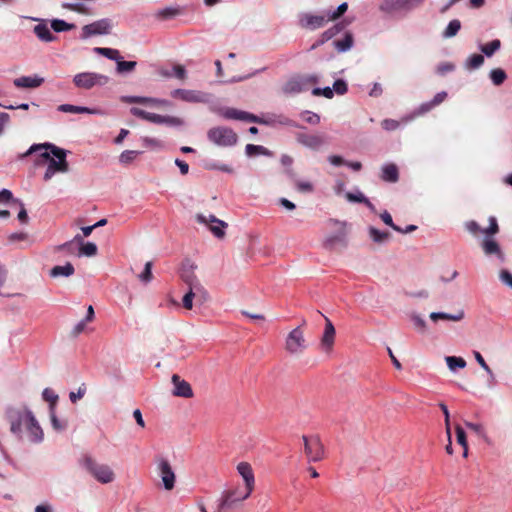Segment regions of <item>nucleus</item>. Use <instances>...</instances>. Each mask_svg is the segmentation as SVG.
<instances>
[{
	"label": "nucleus",
	"instance_id": "obj_49",
	"mask_svg": "<svg viewBox=\"0 0 512 512\" xmlns=\"http://www.w3.org/2000/svg\"><path fill=\"white\" fill-rule=\"evenodd\" d=\"M348 9V4L346 2L341 3L336 10H327L325 11L329 21L336 20L340 18Z\"/></svg>",
	"mask_w": 512,
	"mask_h": 512
},
{
	"label": "nucleus",
	"instance_id": "obj_14",
	"mask_svg": "<svg viewBox=\"0 0 512 512\" xmlns=\"http://www.w3.org/2000/svg\"><path fill=\"white\" fill-rule=\"evenodd\" d=\"M112 28L111 20L103 18L82 27L81 39H87L97 35H107Z\"/></svg>",
	"mask_w": 512,
	"mask_h": 512
},
{
	"label": "nucleus",
	"instance_id": "obj_64",
	"mask_svg": "<svg viewBox=\"0 0 512 512\" xmlns=\"http://www.w3.org/2000/svg\"><path fill=\"white\" fill-rule=\"evenodd\" d=\"M314 96H324L325 98L331 99L334 96V91L330 87L314 88L312 90Z\"/></svg>",
	"mask_w": 512,
	"mask_h": 512
},
{
	"label": "nucleus",
	"instance_id": "obj_16",
	"mask_svg": "<svg viewBox=\"0 0 512 512\" xmlns=\"http://www.w3.org/2000/svg\"><path fill=\"white\" fill-rule=\"evenodd\" d=\"M157 469L164 488L169 491L172 490L175 486V473L169 461L165 458H159L157 460Z\"/></svg>",
	"mask_w": 512,
	"mask_h": 512
},
{
	"label": "nucleus",
	"instance_id": "obj_13",
	"mask_svg": "<svg viewBox=\"0 0 512 512\" xmlns=\"http://www.w3.org/2000/svg\"><path fill=\"white\" fill-rule=\"evenodd\" d=\"M422 2L423 0H382L379 10L392 15L399 11L410 10Z\"/></svg>",
	"mask_w": 512,
	"mask_h": 512
},
{
	"label": "nucleus",
	"instance_id": "obj_21",
	"mask_svg": "<svg viewBox=\"0 0 512 512\" xmlns=\"http://www.w3.org/2000/svg\"><path fill=\"white\" fill-rule=\"evenodd\" d=\"M171 380L174 385L173 395L183 398L193 397L192 387L187 381L181 379L177 374H173Z\"/></svg>",
	"mask_w": 512,
	"mask_h": 512
},
{
	"label": "nucleus",
	"instance_id": "obj_30",
	"mask_svg": "<svg viewBox=\"0 0 512 512\" xmlns=\"http://www.w3.org/2000/svg\"><path fill=\"white\" fill-rule=\"evenodd\" d=\"M74 272H75L74 266L70 262H67L63 266H60V265L54 266L50 270L49 274L53 278H57V277H70V276H72L74 274Z\"/></svg>",
	"mask_w": 512,
	"mask_h": 512
},
{
	"label": "nucleus",
	"instance_id": "obj_11",
	"mask_svg": "<svg viewBox=\"0 0 512 512\" xmlns=\"http://www.w3.org/2000/svg\"><path fill=\"white\" fill-rule=\"evenodd\" d=\"M303 442L305 454L309 462H318L323 459L324 446L318 436H303Z\"/></svg>",
	"mask_w": 512,
	"mask_h": 512
},
{
	"label": "nucleus",
	"instance_id": "obj_40",
	"mask_svg": "<svg viewBox=\"0 0 512 512\" xmlns=\"http://www.w3.org/2000/svg\"><path fill=\"white\" fill-rule=\"evenodd\" d=\"M461 29V22L457 19L451 20L442 33L443 38H452L457 35Z\"/></svg>",
	"mask_w": 512,
	"mask_h": 512
},
{
	"label": "nucleus",
	"instance_id": "obj_32",
	"mask_svg": "<svg viewBox=\"0 0 512 512\" xmlns=\"http://www.w3.org/2000/svg\"><path fill=\"white\" fill-rule=\"evenodd\" d=\"M353 42V35L350 32H346L344 38L341 40H335L333 45L338 52L343 53L352 48Z\"/></svg>",
	"mask_w": 512,
	"mask_h": 512
},
{
	"label": "nucleus",
	"instance_id": "obj_12",
	"mask_svg": "<svg viewBox=\"0 0 512 512\" xmlns=\"http://www.w3.org/2000/svg\"><path fill=\"white\" fill-rule=\"evenodd\" d=\"M306 340L300 327L293 329L286 337L285 349L290 354H301L306 349Z\"/></svg>",
	"mask_w": 512,
	"mask_h": 512
},
{
	"label": "nucleus",
	"instance_id": "obj_19",
	"mask_svg": "<svg viewBox=\"0 0 512 512\" xmlns=\"http://www.w3.org/2000/svg\"><path fill=\"white\" fill-rule=\"evenodd\" d=\"M28 19L38 22V24L34 26L33 32L41 42L50 43L57 39L51 32V27L48 26L47 20L36 17H28Z\"/></svg>",
	"mask_w": 512,
	"mask_h": 512
},
{
	"label": "nucleus",
	"instance_id": "obj_45",
	"mask_svg": "<svg viewBox=\"0 0 512 512\" xmlns=\"http://www.w3.org/2000/svg\"><path fill=\"white\" fill-rule=\"evenodd\" d=\"M445 361L451 371H455L457 368L463 369L466 367V361L462 357L446 356Z\"/></svg>",
	"mask_w": 512,
	"mask_h": 512
},
{
	"label": "nucleus",
	"instance_id": "obj_8",
	"mask_svg": "<svg viewBox=\"0 0 512 512\" xmlns=\"http://www.w3.org/2000/svg\"><path fill=\"white\" fill-rule=\"evenodd\" d=\"M329 224L337 226V231L328 235L323 241V247L327 250H333L337 246L346 247L348 245L346 225L344 221L330 219Z\"/></svg>",
	"mask_w": 512,
	"mask_h": 512
},
{
	"label": "nucleus",
	"instance_id": "obj_51",
	"mask_svg": "<svg viewBox=\"0 0 512 512\" xmlns=\"http://www.w3.org/2000/svg\"><path fill=\"white\" fill-rule=\"evenodd\" d=\"M55 250L57 252L64 251L68 255H76V251L78 250V247L74 244V241H67L63 244H60L56 246Z\"/></svg>",
	"mask_w": 512,
	"mask_h": 512
},
{
	"label": "nucleus",
	"instance_id": "obj_48",
	"mask_svg": "<svg viewBox=\"0 0 512 512\" xmlns=\"http://www.w3.org/2000/svg\"><path fill=\"white\" fill-rule=\"evenodd\" d=\"M245 153L248 157H252L255 155H266L268 154V150L264 146L247 144L245 147Z\"/></svg>",
	"mask_w": 512,
	"mask_h": 512
},
{
	"label": "nucleus",
	"instance_id": "obj_23",
	"mask_svg": "<svg viewBox=\"0 0 512 512\" xmlns=\"http://www.w3.org/2000/svg\"><path fill=\"white\" fill-rule=\"evenodd\" d=\"M335 333V328L332 322L327 317H325V329L323 336L321 338V345L323 349H325L326 351L332 349L335 339Z\"/></svg>",
	"mask_w": 512,
	"mask_h": 512
},
{
	"label": "nucleus",
	"instance_id": "obj_39",
	"mask_svg": "<svg viewBox=\"0 0 512 512\" xmlns=\"http://www.w3.org/2000/svg\"><path fill=\"white\" fill-rule=\"evenodd\" d=\"M484 63V57L481 54L470 55L464 63L467 70L479 69Z\"/></svg>",
	"mask_w": 512,
	"mask_h": 512
},
{
	"label": "nucleus",
	"instance_id": "obj_7",
	"mask_svg": "<svg viewBox=\"0 0 512 512\" xmlns=\"http://www.w3.org/2000/svg\"><path fill=\"white\" fill-rule=\"evenodd\" d=\"M208 139L217 146L230 147L237 143V134L228 127L218 126L209 129Z\"/></svg>",
	"mask_w": 512,
	"mask_h": 512
},
{
	"label": "nucleus",
	"instance_id": "obj_34",
	"mask_svg": "<svg viewBox=\"0 0 512 512\" xmlns=\"http://www.w3.org/2000/svg\"><path fill=\"white\" fill-rule=\"evenodd\" d=\"M434 108V105H432V102H424L422 103L417 109H415L410 115L405 116L403 118L404 122H409L415 119L418 116L424 115L427 112L431 111Z\"/></svg>",
	"mask_w": 512,
	"mask_h": 512
},
{
	"label": "nucleus",
	"instance_id": "obj_55",
	"mask_svg": "<svg viewBox=\"0 0 512 512\" xmlns=\"http://www.w3.org/2000/svg\"><path fill=\"white\" fill-rule=\"evenodd\" d=\"M346 199L352 203H364L367 197L360 191L356 190L355 192H347Z\"/></svg>",
	"mask_w": 512,
	"mask_h": 512
},
{
	"label": "nucleus",
	"instance_id": "obj_62",
	"mask_svg": "<svg viewBox=\"0 0 512 512\" xmlns=\"http://www.w3.org/2000/svg\"><path fill=\"white\" fill-rule=\"evenodd\" d=\"M295 186H296L297 190L302 193H311L314 190L312 183H310L308 181L297 180L295 182Z\"/></svg>",
	"mask_w": 512,
	"mask_h": 512
},
{
	"label": "nucleus",
	"instance_id": "obj_44",
	"mask_svg": "<svg viewBox=\"0 0 512 512\" xmlns=\"http://www.w3.org/2000/svg\"><path fill=\"white\" fill-rule=\"evenodd\" d=\"M489 77L495 86H500L507 78L506 72L501 68H495L490 71Z\"/></svg>",
	"mask_w": 512,
	"mask_h": 512
},
{
	"label": "nucleus",
	"instance_id": "obj_29",
	"mask_svg": "<svg viewBox=\"0 0 512 512\" xmlns=\"http://www.w3.org/2000/svg\"><path fill=\"white\" fill-rule=\"evenodd\" d=\"M382 180L389 182V183H395L399 179V172L398 168L395 164H386L382 167V174H381Z\"/></svg>",
	"mask_w": 512,
	"mask_h": 512
},
{
	"label": "nucleus",
	"instance_id": "obj_5",
	"mask_svg": "<svg viewBox=\"0 0 512 512\" xmlns=\"http://www.w3.org/2000/svg\"><path fill=\"white\" fill-rule=\"evenodd\" d=\"M86 470L100 483L108 484L114 481L115 473L107 464L98 463L90 457L84 460Z\"/></svg>",
	"mask_w": 512,
	"mask_h": 512
},
{
	"label": "nucleus",
	"instance_id": "obj_28",
	"mask_svg": "<svg viewBox=\"0 0 512 512\" xmlns=\"http://www.w3.org/2000/svg\"><path fill=\"white\" fill-rule=\"evenodd\" d=\"M194 269L195 267L190 263H184L181 268L180 278L186 286L199 280Z\"/></svg>",
	"mask_w": 512,
	"mask_h": 512
},
{
	"label": "nucleus",
	"instance_id": "obj_38",
	"mask_svg": "<svg viewBox=\"0 0 512 512\" xmlns=\"http://www.w3.org/2000/svg\"><path fill=\"white\" fill-rule=\"evenodd\" d=\"M161 75L167 78L176 77L177 79L183 80L186 78L187 72L182 65H174L171 70L161 71Z\"/></svg>",
	"mask_w": 512,
	"mask_h": 512
},
{
	"label": "nucleus",
	"instance_id": "obj_9",
	"mask_svg": "<svg viewBox=\"0 0 512 512\" xmlns=\"http://www.w3.org/2000/svg\"><path fill=\"white\" fill-rule=\"evenodd\" d=\"M295 139L299 145L313 151H319L328 144V138L323 133L297 132Z\"/></svg>",
	"mask_w": 512,
	"mask_h": 512
},
{
	"label": "nucleus",
	"instance_id": "obj_3",
	"mask_svg": "<svg viewBox=\"0 0 512 512\" xmlns=\"http://www.w3.org/2000/svg\"><path fill=\"white\" fill-rule=\"evenodd\" d=\"M219 114L229 120H240L267 126L282 125L295 128L301 127L297 122L284 115L267 114L263 117H259L252 113L229 107L220 109Z\"/></svg>",
	"mask_w": 512,
	"mask_h": 512
},
{
	"label": "nucleus",
	"instance_id": "obj_4",
	"mask_svg": "<svg viewBox=\"0 0 512 512\" xmlns=\"http://www.w3.org/2000/svg\"><path fill=\"white\" fill-rule=\"evenodd\" d=\"M319 78L315 74L300 75L290 78L282 87L286 95L299 94L307 91L312 84H316Z\"/></svg>",
	"mask_w": 512,
	"mask_h": 512
},
{
	"label": "nucleus",
	"instance_id": "obj_10",
	"mask_svg": "<svg viewBox=\"0 0 512 512\" xmlns=\"http://www.w3.org/2000/svg\"><path fill=\"white\" fill-rule=\"evenodd\" d=\"M298 25L303 29L316 30L324 27L329 18L325 11L320 14H312L309 12H301L298 14Z\"/></svg>",
	"mask_w": 512,
	"mask_h": 512
},
{
	"label": "nucleus",
	"instance_id": "obj_56",
	"mask_svg": "<svg viewBox=\"0 0 512 512\" xmlns=\"http://www.w3.org/2000/svg\"><path fill=\"white\" fill-rule=\"evenodd\" d=\"M344 27L345 25L342 22L333 25L332 27L323 32L324 38L331 40L333 37L339 34L344 29Z\"/></svg>",
	"mask_w": 512,
	"mask_h": 512
},
{
	"label": "nucleus",
	"instance_id": "obj_63",
	"mask_svg": "<svg viewBox=\"0 0 512 512\" xmlns=\"http://www.w3.org/2000/svg\"><path fill=\"white\" fill-rule=\"evenodd\" d=\"M332 90L334 91V93L338 94V95H343L347 92L348 90V87H347V83L342 80V79H337L334 83H333V88Z\"/></svg>",
	"mask_w": 512,
	"mask_h": 512
},
{
	"label": "nucleus",
	"instance_id": "obj_31",
	"mask_svg": "<svg viewBox=\"0 0 512 512\" xmlns=\"http://www.w3.org/2000/svg\"><path fill=\"white\" fill-rule=\"evenodd\" d=\"M464 311L463 310H460L458 311L456 314H449V313H445V312H432L430 313V319L432 321H437V320H450V321H460L464 318Z\"/></svg>",
	"mask_w": 512,
	"mask_h": 512
},
{
	"label": "nucleus",
	"instance_id": "obj_42",
	"mask_svg": "<svg viewBox=\"0 0 512 512\" xmlns=\"http://www.w3.org/2000/svg\"><path fill=\"white\" fill-rule=\"evenodd\" d=\"M97 245L93 242H85L81 247L78 248L77 256L93 257L97 254Z\"/></svg>",
	"mask_w": 512,
	"mask_h": 512
},
{
	"label": "nucleus",
	"instance_id": "obj_6",
	"mask_svg": "<svg viewBox=\"0 0 512 512\" xmlns=\"http://www.w3.org/2000/svg\"><path fill=\"white\" fill-rule=\"evenodd\" d=\"M110 78L96 72H81L73 77L74 85L79 89L90 90L96 86H105Z\"/></svg>",
	"mask_w": 512,
	"mask_h": 512
},
{
	"label": "nucleus",
	"instance_id": "obj_22",
	"mask_svg": "<svg viewBox=\"0 0 512 512\" xmlns=\"http://www.w3.org/2000/svg\"><path fill=\"white\" fill-rule=\"evenodd\" d=\"M44 83V78L38 75L21 76L14 79L13 84L17 88L34 89L40 87Z\"/></svg>",
	"mask_w": 512,
	"mask_h": 512
},
{
	"label": "nucleus",
	"instance_id": "obj_27",
	"mask_svg": "<svg viewBox=\"0 0 512 512\" xmlns=\"http://www.w3.org/2000/svg\"><path fill=\"white\" fill-rule=\"evenodd\" d=\"M150 122L155 124H165L174 127L182 126L184 124L183 120L178 117L169 115H159L156 113H152Z\"/></svg>",
	"mask_w": 512,
	"mask_h": 512
},
{
	"label": "nucleus",
	"instance_id": "obj_18",
	"mask_svg": "<svg viewBox=\"0 0 512 512\" xmlns=\"http://www.w3.org/2000/svg\"><path fill=\"white\" fill-rule=\"evenodd\" d=\"M237 471L241 475L245 483L246 492L242 495V498H248L255 486V477L251 465L247 462H240L237 465Z\"/></svg>",
	"mask_w": 512,
	"mask_h": 512
},
{
	"label": "nucleus",
	"instance_id": "obj_15",
	"mask_svg": "<svg viewBox=\"0 0 512 512\" xmlns=\"http://www.w3.org/2000/svg\"><path fill=\"white\" fill-rule=\"evenodd\" d=\"M196 221L208 226L209 230L215 237L223 238L225 236V228H227L228 224L223 220L218 219L216 216L212 214L206 216L199 213L196 215Z\"/></svg>",
	"mask_w": 512,
	"mask_h": 512
},
{
	"label": "nucleus",
	"instance_id": "obj_60",
	"mask_svg": "<svg viewBox=\"0 0 512 512\" xmlns=\"http://www.w3.org/2000/svg\"><path fill=\"white\" fill-rule=\"evenodd\" d=\"M86 393V385L83 383L79 386L78 390L76 392H70L69 393V399L72 403H76L78 400L84 397Z\"/></svg>",
	"mask_w": 512,
	"mask_h": 512
},
{
	"label": "nucleus",
	"instance_id": "obj_50",
	"mask_svg": "<svg viewBox=\"0 0 512 512\" xmlns=\"http://www.w3.org/2000/svg\"><path fill=\"white\" fill-rule=\"evenodd\" d=\"M300 117L303 121L311 125H317L320 123V116L309 110L302 111Z\"/></svg>",
	"mask_w": 512,
	"mask_h": 512
},
{
	"label": "nucleus",
	"instance_id": "obj_47",
	"mask_svg": "<svg viewBox=\"0 0 512 512\" xmlns=\"http://www.w3.org/2000/svg\"><path fill=\"white\" fill-rule=\"evenodd\" d=\"M42 398L44 401L49 403V410L55 409V405L58 401V395L51 388H45L42 392Z\"/></svg>",
	"mask_w": 512,
	"mask_h": 512
},
{
	"label": "nucleus",
	"instance_id": "obj_61",
	"mask_svg": "<svg viewBox=\"0 0 512 512\" xmlns=\"http://www.w3.org/2000/svg\"><path fill=\"white\" fill-rule=\"evenodd\" d=\"M130 113L133 115V116H136L138 118H141L143 120H146V121H151V117H152V113L151 112H147L143 109H140V108H137V107H132L130 109Z\"/></svg>",
	"mask_w": 512,
	"mask_h": 512
},
{
	"label": "nucleus",
	"instance_id": "obj_52",
	"mask_svg": "<svg viewBox=\"0 0 512 512\" xmlns=\"http://www.w3.org/2000/svg\"><path fill=\"white\" fill-rule=\"evenodd\" d=\"M140 152L139 151H135V150H125L123 151L120 156H119V161L120 163L122 164H129L131 163L132 161H134V159L137 157V155H139Z\"/></svg>",
	"mask_w": 512,
	"mask_h": 512
},
{
	"label": "nucleus",
	"instance_id": "obj_46",
	"mask_svg": "<svg viewBox=\"0 0 512 512\" xmlns=\"http://www.w3.org/2000/svg\"><path fill=\"white\" fill-rule=\"evenodd\" d=\"M501 47V42L500 40L498 39H495V40H492L491 42L487 43V44H484V45H480V50L482 51V53H484V55H486L487 57H491L494 55V53L496 51H498Z\"/></svg>",
	"mask_w": 512,
	"mask_h": 512
},
{
	"label": "nucleus",
	"instance_id": "obj_17",
	"mask_svg": "<svg viewBox=\"0 0 512 512\" xmlns=\"http://www.w3.org/2000/svg\"><path fill=\"white\" fill-rule=\"evenodd\" d=\"M171 96L189 103H204L208 101V95L198 90L175 89L171 92Z\"/></svg>",
	"mask_w": 512,
	"mask_h": 512
},
{
	"label": "nucleus",
	"instance_id": "obj_1",
	"mask_svg": "<svg viewBox=\"0 0 512 512\" xmlns=\"http://www.w3.org/2000/svg\"><path fill=\"white\" fill-rule=\"evenodd\" d=\"M6 417L10 424V431L19 439H26L33 444H39L43 441V430L33 412L27 406L8 407Z\"/></svg>",
	"mask_w": 512,
	"mask_h": 512
},
{
	"label": "nucleus",
	"instance_id": "obj_33",
	"mask_svg": "<svg viewBox=\"0 0 512 512\" xmlns=\"http://www.w3.org/2000/svg\"><path fill=\"white\" fill-rule=\"evenodd\" d=\"M183 13V9L179 6L165 7L157 11L156 16L160 19L167 20L177 17Z\"/></svg>",
	"mask_w": 512,
	"mask_h": 512
},
{
	"label": "nucleus",
	"instance_id": "obj_53",
	"mask_svg": "<svg viewBox=\"0 0 512 512\" xmlns=\"http://www.w3.org/2000/svg\"><path fill=\"white\" fill-rule=\"evenodd\" d=\"M142 142L146 148H152V149H158V150L164 148V143L161 140L156 139V138L143 137Z\"/></svg>",
	"mask_w": 512,
	"mask_h": 512
},
{
	"label": "nucleus",
	"instance_id": "obj_26",
	"mask_svg": "<svg viewBox=\"0 0 512 512\" xmlns=\"http://www.w3.org/2000/svg\"><path fill=\"white\" fill-rule=\"evenodd\" d=\"M58 110L64 113H87V114H102V111L97 108H89L84 106H76L72 104H62L58 107Z\"/></svg>",
	"mask_w": 512,
	"mask_h": 512
},
{
	"label": "nucleus",
	"instance_id": "obj_25",
	"mask_svg": "<svg viewBox=\"0 0 512 512\" xmlns=\"http://www.w3.org/2000/svg\"><path fill=\"white\" fill-rule=\"evenodd\" d=\"M188 293L196 296V301L200 304L205 303L209 299V294L207 290L204 288L200 280H197L194 283H191L187 286Z\"/></svg>",
	"mask_w": 512,
	"mask_h": 512
},
{
	"label": "nucleus",
	"instance_id": "obj_2",
	"mask_svg": "<svg viewBox=\"0 0 512 512\" xmlns=\"http://www.w3.org/2000/svg\"><path fill=\"white\" fill-rule=\"evenodd\" d=\"M36 152H40L39 156L47 162L43 176L45 181H49L57 173L69 171L66 159L68 151L49 142L31 145L25 153L19 156V159H24Z\"/></svg>",
	"mask_w": 512,
	"mask_h": 512
},
{
	"label": "nucleus",
	"instance_id": "obj_58",
	"mask_svg": "<svg viewBox=\"0 0 512 512\" xmlns=\"http://www.w3.org/2000/svg\"><path fill=\"white\" fill-rule=\"evenodd\" d=\"M138 277L144 283H149L152 280V262H146L144 270Z\"/></svg>",
	"mask_w": 512,
	"mask_h": 512
},
{
	"label": "nucleus",
	"instance_id": "obj_20",
	"mask_svg": "<svg viewBox=\"0 0 512 512\" xmlns=\"http://www.w3.org/2000/svg\"><path fill=\"white\" fill-rule=\"evenodd\" d=\"M483 252L486 256L495 255L500 263H504L506 260L505 254L502 251L498 242L490 237H486L481 244Z\"/></svg>",
	"mask_w": 512,
	"mask_h": 512
},
{
	"label": "nucleus",
	"instance_id": "obj_59",
	"mask_svg": "<svg viewBox=\"0 0 512 512\" xmlns=\"http://www.w3.org/2000/svg\"><path fill=\"white\" fill-rule=\"evenodd\" d=\"M499 280L503 285L512 289V272L507 269H501L499 271Z\"/></svg>",
	"mask_w": 512,
	"mask_h": 512
},
{
	"label": "nucleus",
	"instance_id": "obj_37",
	"mask_svg": "<svg viewBox=\"0 0 512 512\" xmlns=\"http://www.w3.org/2000/svg\"><path fill=\"white\" fill-rule=\"evenodd\" d=\"M368 233L372 241L378 244L385 243L390 237V234L388 232L380 231L373 226H370L368 228Z\"/></svg>",
	"mask_w": 512,
	"mask_h": 512
},
{
	"label": "nucleus",
	"instance_id": "obj_57",
	"mask_svg": "<svg viewBox=\"0 0 512 512\" xmlns=\"http://www.w3.org/2000/svg\"><path fill=\"white\" fill-rule=\"evenodd\" d=\"M499 226L497 223V219L494 216L489 217V226L486 229L481 230V232L485 233L487 237L498 233Z\"/></svg>",
	"mask_w": 512,
	"mask_h": 512
},
{
	"label": "nucleus",
	"instance_id": "obj_35",
	"mask_svg": "<svg viewBox=\"0 0 512 512\" xmlns=\"http://www.w3.org/2000/svg\"><path fill=\"white\" fill-rule=\"evenodd\" d=\"M50 422L53 429L57 432H63L68 427V422L65 419H59L56 415L55 409L49 410Z\"/></svg>",
	"mask_w": 512,
	"mask_h": 512
},
{
	"label": "nucleus",
	"instance_id": "obj_43",
	"mask_svg": "<svg viewBox=\"0 0 512 512\" xmlns=\"http://www.w3.org/2000/svg\"><path fill=\"white\" fill-rule=\"evenodd\" d=\"M73 28H75L74 24L67 23L62 19L51 20V29H53V31H55L56 33L70 31Z\"/></svg>",
	"mask_w": 512,
	"mask_h": 512
},
{
	"label": "nucleus",
	"instance_id": "obj_54",
	"mask_svg": "<svg viewBox=\"0 0 512 512\" xmlns=\"http://www.w3.org/2000/svg\"><path fill=\"white\" fill-rule=\"evenodd\" d=\"M62 7L81 14H88L89 10L83 3H63Z\"/></svg>",
	"mask_w": 512,
	"mask_h": 512
},
{
	"label": "nucleus",
	"instance_id": "obj_36",
	"mask_svg": "<svg viewBox=\"0 0 512 512\" xmlns=\"http://www.w3.org/2000/svg\"><path fill=\"white\" fill-rule=\"evenodd\" d=\"M137 66L136 61H125L120 55L119 60L116 61V72L118 74H126L132 72Z\"/></svg>",
	"mask_w": 512,
	"mask_h": 512
},
{
	"label": "nucleus",
	"instance_id": "obj_24",
	"mask_svg": "<svg viewBox=\"0 0 512 512\" xmlns=\"http://www.w3.org/2000/svg\"><path fill=\"white\" fill-rule=\"evenodd\" d=\"M242 495H237L235 491L225 492L221 498L219 509L221 511L232 509L236 503L245 500Z\"/></svg>",
	"mask_w": 512,
	"mask_h": 512
},
{
	"label": "nucleus",
	"instance_id": "obj_41",
	"mask_svg": "<svg viewBox=\"0 0 512 512\" xmlns=\"http://www.w3.org/2000/svg\"><path fill=\"white\" fill-rule=\"evenodd\" d=\"M94 52L115 62L119 60V57L121 55L117 49L106 47H96L94 48Z\"/></svg>",
	"mask_w": 512,
	"mask_h": 512
}]
</instances>
